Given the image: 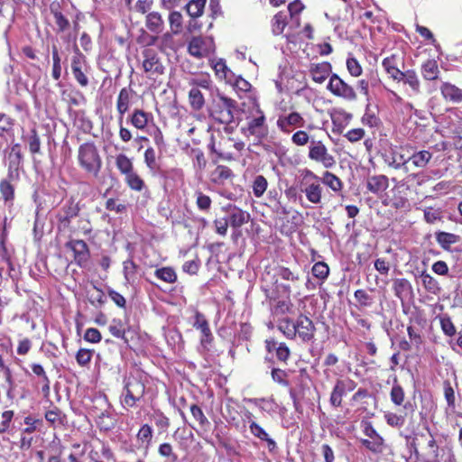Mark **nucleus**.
I'll return each instance as SVG.
<instances>
[{
    "mask_svg": "<svg viewBox=\"0 0 462 462\" xmlns=\"http://www.w3.org/2000/svg\"><path fill=\"white\" fill-rule=\"evenodd\" d=\"M137 265L132 260L124 262V275L126 282L133 283L136 278Z\"/></svg>",
    "mask_w": 462,
    "mask_h": 462,
    "instance_id": "nucleus-48",
    "label": "nucleus"
},
{
    "mask_svg": "<svg viewBox=\"0 0 462 462\" xmlns=\"http://www.w3.org/2000/svg\"><path fill=\"white\" fill-rule=\"evenodd\" d=\"M136 437L141 445L144 447L145 449H148L152 439V427L148 424H143L139 430Z\"/></svg>",
    "mask_w": 462,
    "mask_h": 462,
    "instance_id": "nucleus-34",
    "label": "nucleus"
},
{
    "mask_svg": "<svg viewBox=\"0 0 462 462\" xmlns=\"http://www.w3.org/2000/svg\"><path fill=\"white\" fill-rule=\"evenodd\" d=\"M346 68L348 72L354 77H358L362 74V67L355 58H348L346 60Z\"/></svg>",
    "mask_w": 462,
    "mask_h": 462,
    "instance_id": "nucleus-58",
    "label": "nucleus"
},
{
    "mask_svg": "<svg viewBox=\"0 0 462 462\" xmlns=\"http://www.w3.org/2000/svg\"><path fill=\"white\" fill-rule=\"evenodd\" d=\"M74 253V259L79 266H85L89 258L88 247L83 240H74L69 244Z\"/></svg>",
    "mask_w": 462,
    "mask_h": 462,
    "instance_id": "nucleus-13",
    "label": "nucleus"
},
{
    "mask_svg": "<svg viewBox=\"0 0 462 462\" xmlns=\"http://www.w3.org/2000/svg\"><path fill=\"white\" fill-rule=\"evenodd\" d=\"M250 432L261 440H264L267 443L269 451H273L276 448V442L271 439L268 433L255 421H250Z\"/></svg>",
    "mask_w": 462,
    "mask_h": 462,
    "instance_id": "nucleus-23",
    "label": "nucleus"
},
{
    "mask_svg": "<svg viewBox=\"0 0 462 462\" xmlns=\"http://www.w3.org/2000/svg\"><path fill=\"white\" fill-rule=\"evenodd\" d=\"M144 384L135 379L129 378L125 383V391L122 394L121 402L125 407H134L136 401H138L144 393Z\"/></svg>",
    "mask_w": 462,
    "mask_h": 462,
    "instance_id": "nucleus-4",
    "label": "nucleus"
},
{
    "mask_svg": "<svg viewBox=\"0 0 462 462\" xmlns=\"http://www.w3.org/2000/svg\"><path fill=\"white\" fill-rule=\"evenodd\" d=\"M307 199L313 204H319L322 199V187L319 181H312L302 189Z\"/></svg>",
    "mask_w": 462,
    "mask_h": 462,
    "instance_id": "nucleus-18",
    "label": "nucleus"
},
{
    "mask_svg": "<svg viewBox=\"0 0 462 462\" xmlns=\"http://www.w3.org/2000/svg\"><path fill=\"white\" fill-rule=\"evenodd\" d=\"M389 187V179L383 174L369 175L366 178V188L369 192L380 196Z\"/></svg>",
    "mask_w": 462,
    "mask_h": 462,
    "instance_id": "nucleus-11",
    "label": "nucleus"
},
{
    "mask_svg": "<svg viewBox=\"0 0 462 462\" xmlns=\"http://www.w3.org/2000/svg\"><path fill=\"white\" fill-rule=\"evenodd\" d=\"M212 68L219 79H225L226 77V71L228 69L224 60L218 59L212 60Z\"/></svg>",
    "mask_w": 462,
    "mask_h": 462,
    "instance_id": "nucleus-56",
    "label": "nucleus"
},
{
    "mask_svg": "<svg viewBox=\"0 0 462 462\" xmlns=\"http://www.w3.org/2000/svg\"><path fill=\"white\" fill-rule=\"evenodd\" d=\"M305 120L298 112H291L289 115L280 116L277 120L278 128L283 133H290L291 126L303 127Z\"/></svg>",
    "mask_w": 462,
    "mask_h": 462,
    "instance_id": "nucleus-10",
    "label": "nucleus"
},
{
    "mask_svg": "<svg viewBox=\"0 0 462 462\" xmlns=\"http://www.w3.org/2000/svg\"><path fill=\"white\" fill-rule=\"evenodd\" d=\"M421 283L426 291L432 294H438L440 291V287L438 281L430 273L422 272L420 274Z\"/></svg>",
    "mask_w": 462,
    "mask_h": 462,
    "instance_id": "nucleus-33",
    "label": "nucleus"
},
{
    "mask_svg": "<svg viewBox=\"0 0 462 462\" xmlns=\"http://www.w3.org/2000/svg\"><path fill=\"white\" fill-rule=\"evenodd\" d=\"M286 25H287L286 15L282 12L277 13L273 18V33L276 35L282 33Z\"/></svg>",
    "mask_w": 462,
    "mask_h": 462,
    "instance_id": "nucleus-46",
    "label": "nucleus"
},
{
    "mask_svg": "<svg viewBox=\"0 0 462 462\" xmlns=\"http://www.w3.org/2000/svg\"><path fill=\"white\" fill-rule=\"evenodd\" d=\"M365 136V131L362 128H355L349 130L345 137L351 143L360 141Z\"/></svg>",
    "mask_w": 462,
    "mask_h": 462,
    "instance_id": "nucleus-63",
    "label": "nucleus"
},
{
    "mask_svg": "<svg viewBox=\"0 0 462 462\" xmlns=\"http://www.w3.org/2000/svg\"><path fill=\"white\" fill-rule=\"evenodd\" d=\"M135 92L131 88H123L116 100V110L119 115V120H123L124 115L128 111L132 99Z\"/></svg>",
    "mask_w": 462,
    "mask_h": 462,
    "instance_id": "nucleus-12",
    "label": "nucleus"
},
{
    "mask_svg": "<svg viewBox=\"0 0 462 462\" xmlns=\"http://www.w3.org/2000/svg\"><path fill=\"white\" fill-rule=\"evenodd\" d=\"M361 443L373 453L379 454L383 451L384 440L381 436L369 439H361Z\"/></svg>",
    "mask_w": 462,
    "mask_h": 462,
    "instance_id": "nucleus-41",
    "label": "nucleus"
},
{
    "mask_svg": "<svg viewBox=\"0 0 462 462\" xmlns=\"http://www.w3.org/2000/svg\"><path fill=\"white\" fill-rule=\"evenodd\" d=\"M158 154L152 147H148L144 152V162L146 166L152 171H157L160 169V164L158 162Z\"/></svg>",
    "mask_w": 462,
    "mask_h": 462,
    "instance_id": "nucleus-38",
    "label": "nucleus"
},
{
    "mask_svg": "<svg viewBox=\"0 0 462 462\" xmlns=\"http://www.w3.org/2000/svg\"><path fill=\"white\" fill-rule=\"evenodd\" d=\"M116 165L123 174L127 175L133 171V163L131 160L123 153L116 156Z\"/></svg>",
    "mask_w": 462,
    "mask_h": 462,
    "instance_id": "nucleus-45",
    "label": "nucleus"
},
{
    "mask_svg": "<svg viewBox=\"0 0 462 462\" xmlns=\"http://www.w3.org/2000/svg\"><path fill=\"white\" fill-rule=\"evenodd\" d=\"M92 356L93 352L91 350L80 348L76 355L77 363L81 366H85L89 364Z\"/></svg>",
    "mask_w": 462,
    "mask_h": 462,
    "instance_id": "nucleus-53",
    "label": "nucleus"
},
{
    "mask_svg": "<svg viewBox=\"0 0 462 462\" xmlns=\"http://www.w3.org/2000/svg\"><path fill=\"white\" fill-rule=\"evenodd\" d=\"M421 75L426 80H435L439 78V69L435 60H428L421 65Z\"/></svg>",
    "mask_w": 462,
    "mask_h": 462,
    "instance_id": "nucleus-27",
    "label": "nucleus"
},
{
    "mask_svg": "<svg viewBox=\"0 0 462 462\" xmlns=\"http://www.w3.org/2000/svg\"><path fill=\"white\" fill-rule=\"evenodd\" d=\"M397 81L408 85L411 88V95L416 96L420 93V81L413 69L403 71Z\"/></svg>",
    "mask_w": 462,
    "mask_h": 462,
    "instance_id": "nucleus-16",
    "label": "nucleus"
},
{
    "mask_svg": "<svg viewBox=\"0 0 462 462\" xmlns=\"http://www.w3.org/2000/svg\"><path fill=\"white\" fill-rule=\"evenodd\" d=\"M207 0H190L187 5L186 10L189 15L197 18L202 15Z\"/></svg>",
    "mask_w": 462,
    "mask_h": 462,
    "instance_id": "nucleus-39",
    "label": "nucleus"
},
{
    "mask_svg": "<svg viewBox=\"0 0 462 462\" xmlns=\"http://www.w3.org/2000/svg\"><path fill=\"white\" fill-rule=\"evenodd\" d=\"M215 42L211 37L194 36L188 43V52L194 58L202 59L215 52Z\"/></svg>",
    "mask_w": 462,
    "mask_h": 462,
    "instance_id": "nucleus-3",
    "label": "nucleus"
},
{
    "mask_svg": "<svg viewBox=\"0 0 462 462\" xmlns=\"http://www.w3.org/2000/svg\"><path fill=\"white\" fill-rule=\"evenodd\" d=\"M436 241L444 250H449L452 245H455L460 241L458 235L448 232H437L435 234Z\"/></svg>",
    "mask_w": 462,
    "mask_h": 462,
    "instance_id": "nucleus-26",
    "label": "nucleus"
},
{
    "mask_svg": "<svg viewBox=\"0 0 462 462\" xmlns=\"http://www.w3.org/2000/svg\"><path fill=\"white\" fill-rule=\"evenodd\" d=\"M143 69L149 78L157 79L164 73V67L157 52L152 49L143 51Z\"/></svg>",
    "mask_w": 462,
    "mask_h": 462,
    "instance_id": "nucleus-5",
    "label": "nucleus"
},
{
    "mask_svg": "<svg viewBox=\"0 0 462 462\" xmlns=\"http://www.w3.org/2000/svg\"><path fill=\"white\" fill-rule=\"evenodd\" d=\"M169 23L173 33L179 34L182 30V14L173 11L169 15Z\"/></svg>",
    "mask_w": 462,
    "mask_h": 462,
    "instance_id": "nucleus-47",
    "label": "nucleus"
},
{
    "mask_svg": "<svg viewBox=\"0 0 462 462\" xmlns=\"http://www.w3.org/2000/svg\"><path fill=\"white\" fill-rule=\"evenodd\" d=\"M404 391L399 384L393 386L391 390V400L396 405H402L404 401Z\"/></svg>",
    "mask_w": 462,
    "mask_h": 462,
    "instance_id": "nucleus-54",
    "label": "nucleus"
},
{
    "mask_svg": "<svg viewBox=\"0 0 462 462\" xmlns=\"http://www.w3.org/2000/svg\"><path fill=\"white\" fill-rule=\"evenodd\" d=\"M110 333L116 337L122 338L125 343L128 342V334L131 333V326L127 319H112L108 325Z\"/></svg>",
    "mask_w": 462,
    "mask_h": 462,
    "instance_id": "nucleus-15",
    "label": "nucleus"
},
{
    "mask_svg": "<svg viewBox=\"0 0 462 462\" xmlns=\"http://www.w3.org/2000/svg\"><path fill=\"white\" fill-rule=\"evenodd\" d=\"M245 402L254 404L262 411L268 413L274 411V404L271 400H266L264 398H248L245 399Z\"/></svg>",
    "mask_w": 462,
    "mask_h": 462,
    "instance_id": "nucleus-42",
    "label": "nucleus"
},
{
    "mask_svg": "<svg viewBox=\"0 0 462 462\" xmlns=\"http://www.w3.org/2000/svg\"><path fill=\"white\" fill-rule=\"evenodd\" d=\"M382 65L386 73L395 81H397L403 73V71H401L398 68V59L395 54L385 58Z\"/></svg>",
    "mask_w": 462,
    "mask_h": 462,
    "instance_id": "nucleus-20",
    "label": "nucleus"
},
{
    "mask_svg": "<svg viewBox=\"0 0 462 462\" xmlns=\"http://www.w3.org/2000/svg\"><path fill=\"white\" fill-rule=\"evenodd\" d=\"M190 412H191L193 418L198 421L199 425L202 429H206L209 425V421L207 419V417L205 416V414L202 411V410L200 409V407H199L196 404H192L190 406Z\"/></svg>",
    "mask_w": 462,
    "mask_h": 462,
    "instance_id": "nucleus-49",
    "label": "nucleus"
},
{
    "mask_svg": "<svg viewBox=\"0 0 462 462\" xmlns=\"http://www.w3.org/2000/svg\"><path fill=\"white\" fill-rule=\"evenodd\" d=\"M332 66L329 62L312 63L310 65V73L312 79L319 84L323 83L329 76Z\"/></svg>",
    "mask_w": 462,
    "mask_h": 462,
    "instance_id": "nucleus-14",
    "label": "nucleus"
},
{
    "mask_svg": "<svg viewBox=\"0 0 462 462\" xmlns=\"http://www.w3.org/2000/svg\"><path fill=\"white\" fill-rule=\"evenodd\" d=\"M328 89L335 96L346 100H356V93L354 88L346 83L337 74H332L328 84Z\"/></svg>",
    "mask_w": 462,
    "mask_h": 462,
    "instance_id": "nucleus-8",
    "label": "nucleus"
},
{
    "mask_svg": "<svg viewBox=\"0 0 462 462\" xmlns=\"http://www.w3.org/2000/svg\"><path fill=\"white\" fill-rule=\"evenodd\" d=\"M298 319H279V329L288 337H293L297 334Z\"/></svg>",
    "mask_w": 462,
    "mask_h": 462,
    "instance_id": "nucleus-36",
    "label": "nucleus"
},
{
    "mask_svg": "<svg viewBox=\"0 0 462 462\" xmlns=\"http://www.w3.org/2000/svg\"><path fill=\"white\" fill-rule=\"evenodd\" d=\"M441 218V213L439 209H434L432 208H427L424 210V219L429 224H433L437 220Z\"/></svg>",
    "mask_w": 462,
    "mask_h": 462,
    "instance_id": "nucleus-60",
    "label": "nucleus"
},
{
    "mask_svg": "<svg viewBox=\"0 0 462 462\" xmlns=\"http://www.w3.org/2000/svg\"><path fill=\"white\" fill-rule=\"evenodd\" d=\"M432 158V153L429 151L423 150L412 154L409 153V162L417 167V168H424L430 162Z\"/></svg>",
    "mask_w": 462,
    "mask_h": 462,
    "instance_id": "nucleus-30",
    "label": "nucleus"
},
{
    "mask_svg": "<svg viewBox=\"0 0 462 462\" xmlns=\"http://www.w3.org/2000/svg\"><path fill=\"white\" fill-rule=\"evenodd\" d=\"M315 327L311 319H298L297 334L305 341L312 338Z\"/></svg>",
    "mask_w": 462,
    "mask_h": 462,
    "instance_id": "nucleus-28",
    "label": "nucleus"
},
{
    "mask_svg": "<svg viewBox=\"0 0 462 462\" xmlns=\"http://www.w3.org/2000/svg\"><path fill=\"white\" fill-rule=\"evenodd\" d=\"M250 219V214L236 207H234L228 217V223L234 228H239L246 224Z\"/></svg>",
    "mask_w": 462,
    "mask_h": 462,
    "instance_id": "nucleus-17",
    "label": "nucleus"
},
{
    "mask_svg": "<svg viewBox=\"0 0 462 462\" xmlns=\"http://www.w3.org/2000/svg\"><path fill=\"white\" fill-rule=\"evenodd\" d=\"M129 121L135 128L143 130L149 121V114L142 109H135L129 116Z\"/></svg>",
    "mask_w": 462,
    "mask_h": 462,
    "instance_id": "nucleus-29",
    "label": "nucleus"
},
{
    "mask_svg": "<svg viewBox=\"0 0 462 462\" xmlns=\"http://www.w3.org/2000/svg\"><path fill=\"white\" fill-rule=\"evenodd\" d=\"M197 206L200 210H208L211 206V199L202 192L197 193Z\"/></svg>",
    "mask_w": 462,
    "mask_h": 462,
    "instance_id": "nucleus-62",
    "label": "nucleus"
},
{
    "mask_svg": "<svg viewBox=\"0 0 462 462\" xmlns=\"http://www.w3.org/2000/svg\"><path fill=\"white\" fill-rule=\"evenodd\" d=\"M345 383L342 381H337L330 396V403L335 406L338 407L341 404L342 402V396L345 393Z\"/></svg>",
    "mask_w": 462,
    "mask_h": 462,
    "instance_id": "nucleus-44",
    "label": "nucleus"
},
{
    "mask_svg": "<svg viewBox=\"0 0 462 462\" xmlns=\"http://www.w3.org/2000/svg\"><path fill=\"white\" fill-rule=\"evenodd\" d=\"M321 181L323 184L329 187L333 191H336V192L340 191L343 187V184H342V181L340 180V179L329 171H325L323 173Z\"/></svg>",
    "mask_w": 462,
    "mask_h": 462,
    "instance_id": "nucleus-37",
    "label": "nucleus"
},
{
    "mask_svg": "<svg viewBox=\"0 0 462 462\" xmlns=\"http://www.w3.org/2000/svg\"><path fill=\"white\" fill-rule=\"evenodd\" d=\"M154 275L168 283H174L177 281V274L173 268L171 267H162L156 269L154 272Z\"/></svg>",
    "mask_w": 462,
    "mask_h": 462,
    "instance_id": "nucleus-40",
    "label": "nucleus"
},
{
    "mask_svg": "<svg viewBox=\"0 0 462 462\" xmlns=\"http://www.w3.org/2000/svg\"><path fill=\"white\" fill-rule=\"evenodd\" d=\"M193 326L201 333L200 342L205 349L208 348V345L212 342L213 336L206 319H196Z\"/></svg>",
    "mask_w": 462,
    "mask_h": 462,
    "instance_id": "nucleus-24",
    "label": "nucleus"
},
{
    "mask_svg": "<svg viewBox=\"0 0 462 462\" xmlns=\"http://www.w3.org/2000/svg\"><path fill=\"white\" fill-rule=\"evenodd\" d=\"M244 131L245 134L253 135L258 141L267 136L268 126L265 124V116L261 110H258L257 115L249 119L247 127Z\"/></svg>",
    "mask_w": 462,
    "mask_h": 462,
    "instance_id": "nucleus-9",
    "label": "nucleus"
},
{
    "mask_svg": "<svg viewBox=\"0 0 462 462\" xmlns=\"http://www.w3.org/2000/svg\"><path fill=\"white\" fill-rule=\"evenodd\" d=\"M393 290L395 295L402 300L404 297L410 295L412 291L411 282L406 279H396L393 282Z\"/></svg>",
    "mask_w": 462,
    "mask_h": 462,
    "instance_id": "nucleus-31",
    "label": "nucleus"
},
{
    "mask_svg": "<svg viewBox=\"0 0 462 462\" xmlns=\"http://www.w3.org/2000/svg\"><path fill=\"white\" fill-rule=\"evenodd\" d=\"M8 160H9V170L10 171H13V170L17 171L21 164V162H22V153H21V149H20L19 144H14L11 148V152L8 155Z\"/></svg>",
    "mask_w": 462,
    "mask_h": 462,
    "instance_id": "nucleus-43",
    "label": "nucleus"
},
{
    "mask_svg": "<svg viewBox=\"0 0 462 462\" xmlns=\"http://www.w3.org/2000/svg\"><path fill=\"white\" fill-rule=\"evenodd\" d=\"M0 192L5 201L13 200L14 189L7 180H4L0 182Z\"/></svg>",
    "mask_w": 462,
    "mask_h": 462,
    "instance_id": "nucleus-55",
    "label": "nucleus"
},
{
    "mask_svg": "<svg viewBox=\"0 0 462 462\" xmlns=\"http://www.w3.org/2000/svg\"><path fill=\"white\" fill-rule=\"evenodd\" d=\"M383 162L390 168L395 170H403L405 172L409 171L407 166L409 162V152H406L402 147L391 149L383 154Z\"/></svg>",
    "mask_w": 462,
    "mask_h": 462,
    "instance_id": "nucleus-7",
    "label": "nucleus"
},
{
    "mask_svg": "<svg viewBox=\"0 0 462 462\" xmlns=\"http://www.w3.org/2000/svg\"><path fill=\"white\" fill-rule=\"evenodd\" d=\"M145 25L153 33H160L163 31L164 21L158 12H152L146 15Z\"/></svg>",
    "mask_w": 462,
    "mask_h": 462,
    "instance_id": "nucleus-22",
    "label": "nucleus"
},
{
    "mask_svg": "<svg viewBox=\"0 0 462 462\" xmlns=\"http://www.w3.org/2000/svg\"><path fill=\"white\" fill-rule=\"evenodd\" d=\"M291 141L296 145L303 146L309 143L310 137L305 131L300 130L292 134Z\"/></svg>",
    "mask_w": 462,
    "mask_h": 462,
    "instance_id": "nucleus-59",
    "label": "nucleus"
},
{
    "mask_svg": "<svg viewBox=\"0 0 462 462\" xmlns=\"http://www.w3.org/2000/svg\"><path fill=\"white\" fill-rule=\"evenodd\" d=\"M79 211L78 204L70 202L69 205L62 208V211L58 215V220L63 227H67L70 219L77 217Z\"/></svg>",
    "mask_w": 462,
    "mask_h": 462,
    "instance_id": "nucleus-21",
    "label": "nucleus"
},
{
    "mask_svg": "<svg viewBox=\"0 0 462 462\" xmlns=\"http://www.w3.org/2000/svg\"><path fill=\"white\" fill-rule=\"evenodd\" d=\"M303 9H304V5L299 0H295V1L291 2V4H289V5H288V10H289L291 18L295 19L298 26L300 25L299 14H300V12Z\"/></svg>",
    "mask_w": 462,
    "mask_h": 462,
    "instance_id": "nucleus-50",
    "label": "nucleus"
},
{
    "mask_svg": "<svg viewBox=\"0 0 462 462\" xmlns=\"http://www.w3.org/2000/svg\"><path fill=\"white\" fill-rule=\"evenodd\" d=\"M232 176V171L228 167L218 165L211 171L210 180L215 184L223 185L227 180L231 179Z\"/></svg>",
    "mask_w": 462,
    "mask_h": 462,
    "instance_id": "nucleus-25",
    "label": "nucleus"
},
{
    "mask_svg": "<svg viewBox=\"0 0 462 462\" xmlns=\"http://www.w3.org/2000/svg\"><path fill=\"white\" fill-rule=\"evenodd\" d=\"M174 34L175 33H173L171 30V32H167L163 33L162 35V37L160 38L162 46L165 47V48H169L171 50H174L175 49V43H174V39H173Z\"/></svg>",
    "mask_w": 462,
    "mask_h": 462,
    "instance_id": "nucleus-64",
    "label": "nucleus"
},
{
    "mask_svg": "<svg viewBox=\"0 0 462 462\" xmlns=\"http://www.w3.org/2000/svg\"><path fill=\"white\" fill-rule=\"evenodd\" d=\"M13 417H14L13 411H5L2 413L1 420H0V433H4V432L7 431Z\"/></svg>",
    "mask_w": 462,
    "mask_h": 462,
    "instance_id": "nucleus-61",
    "label": "nucleus"
},
{
    "mask_svg": "<svg viewBox=\"0 0 462 462\" xmlns=\"http://www.w3.org/2000/svg\"><path fill=\"white\" fill-rule=\"evenodd\" d=\"M328 273V266L325 263L318 262L312 267V274L320 280L326 279Z\"/></svg>",
    "mask_w": 462,
    "mask_h": 462,
    "instance_id": "nucleus-52",
    "label": "nucleus"
},
{
    "mask_svg": "<svg viewBox=\"0 0 462 462\" xmlns=\"http://www.w3.org/2000/svg\"><path fill=\"white\" fill-rule=\"evenodd\" d=\"M440 91L446 100L453 103H459L462 101V89L453 84L448 82L443 83L440 87Z\"/></svg>",
    "mask_w": 462,
    "mask_h": 462,
    "instance_id": "nucleus-19",
    "label": "nucleus"
},
{
    "mask_svg": "<svg viewBox=\"0 0 462 462\" xmlns=\"http://www.w3.org/2000/svg\"><path fill=\"white\" fill-rule=\"evenodd\" d=\"M79 165L88 173L97 176L101 168V158L96 145L92 143L81 144L78 152Z\"/></svg>",
    "mask_w": 462,
    "mask_h": 462,
    "instance_id": "nucleus-2",
    "label": "nucleus"
},
{
    "mask_svg": "<svg viewBox=\"0 0 462 462\" xmlns=\"http://www.w3.org/2000/svg\"><path fill=\"white\" fill-rule=\"evenodd\" d=\"M126 181L129 187L134 190H142L144 182L143 180L134 171L126 175Z\"/></svg>",
    "mask_w": 462,
    "mask_h": 462,
    "instance_id": "nucleus-51",
    "label": "nucleus"
},
{
    "mask_svg": "<svg viewBox=\"0 0 462 462\" xmlns=\"http://www.w3.org/2000/svg\"><path fill=\"white\" fill-rule=\"evenodd\" d=\"M268 188V181L263 175H256L252 182V189L254 197L261 198Z\"/></svg>",
    "mask_w": 462,
    "mask_h": 462,
    "instance_id": "nucleus-35",
    "label": "nucleus"
},
{
    "mask_svg": "<svg viewBox=\"0 0 462 462\" xmlns=\"http://www.w3.org/2000/svg\"><path fill=\"white\" fill-rule=\"evenodd\" d=\"M192 88H201L204 89H210L212 87V81L208 76H201L199 78L193 79L190 81Z\"/></svg>",
    "mask_w": 462,
    "mask_h": 462,
    "instance_id": "nucleus-57",
    "label": "nucleus"
},
{
    "mask_svg": "<svg viewBox=\"0 0 462 462\" xmlns=\"http://www.w3.org/2000/svg\"><path fill=\"white\" fill-rule=\"evenodd\" d=\"M189 102L191 108L195 111H199L203 108L205 98L199 88H191L189 92Z\"/></svg>",
    "mask_w": 462,
    "mask_h": 462,
    "instance_id": "nucleus-32",
    "label": "nucleus"
},
{
    "mask_svg": "<svg viewBox=\"0 0 462 462\" xmlns=\"http://www.w3.org/2000/svg\"><path fill=\"white\" fill-rule=\"evenodd\" d=\"M208 113L215 122L229 125L235 122L236 116L238 114V103L217 89L212 95Z\"/></svg>",
    "mask_w": 462,
    "mask_h": 462,
    "instance_id": "nucleus-1",
    "label": "nucleus"
},
{
    "mask_svg": "<svg viewBox=\"0 0 462 462\" xmlns=\"http://www.w3.org/2000/svg\"><path fill=\"white\" fill-rule=\"evenodd\" d=\"M308 156L310 160L322 163L327 169L336 164L334 157L328 153L327 147L319 140H310Z\"/></svg>",
    "mask_w": 462,
    "mask_h": 462,
    "instance_id": "nucleus-6",
    "label": "nucleus"
}]
</instances>
